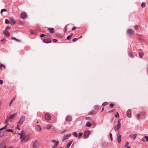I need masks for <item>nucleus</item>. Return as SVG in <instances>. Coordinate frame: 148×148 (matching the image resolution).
Masks as SVG:
<instances>
[{
    "label": "nucleus",
    "mask_w": 148,
    "mask_h": 148,
    "mask_svg": "<svg viewBox=\"0 0 148 148\" xmlns=\"http://www.w3.org/2000/svg\"><path fill=\"white\" fill-rule=\"evenodd\" d=\"M30 137V135L28 134L25 135H24L22 138L21 139V142H25L27 141Z\"/></svg>",
    "instance_id": "1"
},
{
    "label": "nucleus",
    "mask_w": 148,
    "mask_h": 148,
    "mask_svg": "<svg viewBox=\"0 0 148 148\" xmlns=\"http://www.w3.org/2000/svg\"><path fill=\"white\" fill-rule=\"evenodd\" d=\"M39 146V142L38 141H36L33 143V148H37Z\"/></svg>",
    "instance_id": "2"
},
{
    "label": "nucleus",
    "mask_w": 148,
    "mask_h": 148,
    "mask_svg": "<svg viewBox=\"0 0 148 148\" xmlns=\"http://www.w3.org/2000/svg\"><path fill=\"white\" fill-rule=\"evenodd\" d=\"M127 33L130 35H133L134 34V31L132 29H129L127 30Z\"/></svg>",
    "instance_id": "3"
},
{
    "label": "nucleus",
    "mask_w": 148,
    "mask_h": 148,
    "mask_svg": "<svg viewBox=\"0 0 148 148\" xmlns=\"http://www.w3.org/2000/svg\"><path fill=\"white\" fill-rule=\"evenodd\" d=\"M25 120V116L24 115H22L18 123L21 124L23 123Z\"/></svg>",
    "instance_id": "4"
},
{
    "label": "nucleus",
    "mask_w": 148,
    "mask_h": 148,
    "mask_svg": "<svg viewBox=\"0 0 148 148\" xmlns=\"http://www.w3.org/2000/svg\"><path fill=\"white\" fill-rule=\"evenodd\" d=\"M121 125V124L119 122L117 123V124L115 126L114 129L116 131L120 127Z\"/></svg>",
    "instance_id": "5"
},
{
    "label": "nucleus",
    "mask_w": 148,
    "mask_h": 148,
    "mask_svg": "<svg viewBox=\"0 0 148 148\" xmlns=\"http://www.w3.org/2000/svg\"><path fill=\"white\" fill-rule=\"evenodd\" d=\"M52 142L53 143H56V144L54 145L53 146L52 148H57V147L59 144V142L56 140H52Z\"/></svg>",
    "instance_id": "6"
},
{
    "label": "nucleus",
    "mask_w": 148,
    "mask_h": 148,
    "mask_svg": "<svg viewBox=\"0 0 148 148\" xmlns=\"http://www.w3.org/2000/svg\"><path fill=\"white\" fill-rule=\"evenodd\" d=\"M45 118L47 120H50L51 118L50 115L48 114H46L45 115Z\"/></svg>",
    "instance_id": "7"
},
{
    "label": "nucleus",
    "mask_w": 148,
    "mask_h": 148,
    "mask_svg": "<svg viewBox=\"0 0 148 148\" xmlns=\"http://www.w3.org/2000/svg\"><path fill=\"white\" fill-rule=\"evenodd\" d=\"M71 134H68L66 135H65L64 136V137L62 139V140L64 141L66 139H68L71 136Z\"/></svg>",
    "instance_id": "8"
},
{
    "label": "nucleus",
    "mask_w": 148,
    "mask_h": 148,
    "mask_svg": "<svg viewBox=\"0 0 148 148\" xmlns=\"http://www.w3.org/2000/svg\"><path fill=\"white\" fill-rule=\"evenodd\" d=\"M127 116L129 117L130 118L131 117V110H129L127 112Z\"/></svg>",
    "instance_id": "9"
},
{
    "label": "nucleus",
    "mask_w": 148,
    "mask_h": 148,
    "mask_svg": "<svg viewBox=\"0 0 148 148\" xmlns=\"http://www.w3.org/2000/svg\"><path fill=\"white\" fill-rule=\"evenodd\" d=\"M89 131H86L84 133V136L85 138H88L89 134Z\"/></svg>",
    "instance_id": "10"
},
{
    "label": "nucleus",
    "mask_w": 148,
    "mask_h": 148,
    "mask_svg": "<svg viewBox=\"0 0 148 148\" xmlns=\"http://www.w3.org/2000/svg\"><path fill=\"white\" fill-rule=\"evenodd\" d=\"M10 20L11 21V23L10 24L12 25H14L15 24V23H16V22L13 19L12 17H11L10 18Z\"/></svg>",
    "instance_id": "11"
},
{
    "label": "nucleus",
    "mask_w": 148,
    "mask_h": 148,
    "mask_svg": "<svg viewBox=\"0 0 148 148\" xmlns=\"http://www.w3.org/2000/svg\"><path fill=\"white\" fill-rule=\"evenodd\" d=\"M121 136L120 134H118L117 135V140L119 143H120L121 141Z\"/></svg>",
    "instance_id": "12"
},
{
    "label": "nucleus",
    "mask_w": 148,
    "mask_h": 148,
    "mask_svg": "<svg viewBox=\"0 0 148 148\" xmlns=\"http://www.w3.org/2000/svg\"><path fill=\"white\" fill-rule=\"evenodd\" d=\"M21 18L23 19L25 18L27 16L25 12H22L21 14Z\"/></svg>",
    "instance_id": "13"
},
{
    "label": "nucleus",
    "mask_w": 148,
    "mask_h": 148,
    "mask_svg": "<svg viewBox=\"0 0 148 148\" xmlns=\"http://www.w3.org/2000/svg\"><path fill=\"white\" fill-rule=\"evenodd\" d=\"M72 117L70 116H66V119L67 121H71L72 120Z\"/></svg>",
    "instance_id": "14"
},
{
    "label": "nucleus",
    "mask_w": 148,
    "mask_h": 148,
    "mask_svg": "<svg viewBox=\"0 0 148 148\" xmlns=\"http://www.w3.org/2000/svg\"><path fill=\"white\" fill-rule=\"evenodd\" d=\"M3 33L6 36H10V33L8 32L6 30H4L3 31Z\"/></svg>",
    "instance_id": "15"
},
{
    "label": "nucleus",
    "mask_w": 148,
    "mask_h": 148,
    "mask_svg": "<svg viewBox=\"0 0 148 148\" xmlns=\"http://www.w3.org/2000/svg\"><path fill=\"white\" fill-rule=\"evenodd\" d=\"M51 42V40L50 39H44L43 42L45 43H50Z\"/></svg>",
    "instance_id": "16"
},
{
    "label": "nucleus",
    "mask_w": 148,
    "mask_h": 148,
    "mask_svg": "<svg viewBox=\"0 0 148 148\" xmlns=\"http://www.w3.org/2000/svg\"><path fill=\"white\" fill-rule=\"evenodd\" d=\"M48 29L51 33H53L54 32V29L52 28H48Z\"/></svg>",
    "instance_id": "17"
},
{
    "label": "nucleus",
    "mask_w": 148,
    "mask_h": 148,
    "mask_svg": "<svg viewBox=\"0 0 148 148\" xmlns=\"http://www.w3.org/2000/svg\"><path fill=\"white\" fill-rule=\"evenodd\" d=\"M36 129L37 130L40 131L41 130V127L40 125H37L36 127Z\"/></svg>",
    "instance_id": "18"
},
{
    "label": "nucleus",
    "mask_w": 148,
    "mask_h": 148,
    "mask_svg": "<svg viewBox=\"0 0 148 148\" xmlns=\"http://www.w3.org/2000/svg\"><path fill=\"white\" fill-rule=\"evenodd\" d=\"M0 148H6L5 144L3 143H1L0 144Z\"/></svg>",
    "instance_id": "19"
},
{
    "label": "nucleus",
    "mask_w": 148,
    "mask_h": 148,
    "mask_svg": "<svg viewBox=\"0 0 148 148\" xmlns=\"http://www.w3.org/2000/svg\"><path fill=\"white\" fill-rule=\"evenodd\" d=\"M136 134H133L130 135L129 136L130 137H132L133 139H135L136 138Z\"/></svg>",
    "instance_id": "20"
},
{
    "label": "nucleus",
    "mask_w": 148,
    "mask_h": 148,
    "mask_svg": "<svg viewBox=\"0 0 148 148\" xmlns=\"http://www.w3.org/2000/svg\"><path fill=\"white\" fill-rule=\"evenodd\" d=\"M6 132H11L12 133L14 134H15V133H14V130L12 129H6Z\"/></svg>",
    "instance_id": "21"
},
{
    "label": "nucleus",
    "mask_w": 148,
    "mask_h": 148,
    "mask_svg": "<svg viewBox=\"0 0 148 148\" xmlns=\"http://www.w3.org/2000/svg\"><path fill=\"white\" fill-rule=\"evenodd\" d=\"M16 96H15V97L13 98L12 99V101L10 102L9 106H10L11 104L13 103V101L16 99Z\"/></svg>",
    "instance_id": "22"
},
{
    "label": "nucleus",
    "mask_w": 148,
    "mask_h": 148,
    "mask_svg": "<svg viewBox=\"0 0 148 148\" xmlns=\"http://www.w3.org/2000/svg\"><path fill=\"white\" fill-rule=\"evenodd\" d=\"M72 142V141H71L68 143L66 147V148H69L70 147L71 145V144Z\"/></svg>",
    "instance_id": "23"
},
{
    "label": "nucleus",
    "mask_w": 148,
    "mask_h": 148,
    "mask_svg": "<svg viewBox=\"0 0 148 148\" xmlns=\"http://www.w3.org/2000/svg\"><path fill=\"white\" fill-rule=\"evenodd\" d=\"M51 127H52L51 125H50V124L48 125L46 127L47 129H48V130H49L51 128Z\"/></svg>",
    "instance_id": "24"
},
{
    "label": "nucleus",
    "mask_w": 148,
    "mask_h": 148,
    "mask_svg": "<svg viewBox=\"0 0 148 148\" xmlns=\"http://www.w3.org/2000/svg\"><path fill=\"white\" fill-rule=\"evenodd\" d=\"M86 125L87 127H89L91 126V124L90 122H88L86 123Z\"/></svg>",
    "instance_id": "25"
},
{
    "label": "nucleus",
    "mask_w": 148,
    "mask_h": 148,
    "mask_svg": "<svg viewBox=\"0 0 148 148\" xmlns=\"http://www.w3.org/2000/svg\"><path fill=\"white\" fill-rule=\"evenodd\" d=\"M10 119V117H9L8 116L7 117V118L6 119V120L5 121V122L6 123H7L9 121Z\"/></svg>",
    "instance_id": "26"
},
{
    "label": "nucleus",
    "mask_w": 148,
    "mask_h": 148,
    "mask_svg": "<svg viewBox=\"0 0 148 148\" xmlns=\"http://www.w3.org/2000/svg\"><path fill=\"white\" fill-rule=\"evenodd\" d=\"M144 54V53L143 52H140L139 53V55L140 58H142L143 57Z\"/></svg>",
    "instance_id": "27"
},
{
    "label": "nucleus",
    "mask_w": 148,
    "mask_h": 148,
    "mask_svg": "<svg viewBox=\"0 0 148 148\" xmlns=\"http://www.w3.org/2000/svg\"><path fill=\"white\" fill-rule=\"evenodd\" d=\"M15 114H13L10 116V119H12L14 118L15 116Z\"/></svg>",
    "instance_id": "28"
},
{
    "label": "nucleus",
    "mask_w": 148,
    "mask_h": 148,
    "mask_svg": "<svg viewBox=\"0 0 148 148\" xmlns=\"http://www.w3.org/2000/svg\"><path fill=\"white\" fill-rule=\"evenodd\" d=\"M141 7L143 8H145V3L144 2H143L141 4Z\"/></svg>",
    "instance_id": "29"
},
{
    "label": "nucleus",
    "mask_w": 148,
    "mask_h": 148,
    "mask_svg": "<svg viewBox=\"0 0 148 148\" xmlns=\"http://www.w3.org/2000/svg\"><path fill=\"white\" fill-rule=\"evenodd\" d=\"M5 22L6 24H9L10 23V21L7 19H6L5 20Z\"/></svg>",
    "instance_id": "30"
},
{
    "label": "nucleus",
    "mask_w": 148,
    "mask_h": 148,
    "mask_svg": "<svg viewBox=\"0 0 148 148\" xmlns=\"http://www.w3.org/2000/svg\"><path fill=\"white\" fill-rule=\"evenodd\" d=\"M73 135L76 137H77L78 136V135L76 132H74L73 134Z\"/></svg>",
    "instance_id": "31"
},
{
    "label": "nucleus",
    "mask_w": 148,
    "mask_h": 148,
    "mask_svg": "<svg viewBox=\"0 0 148 148\" xmlns=\"http://www.w3.org/2000/svg\"><path fill=\"white\" fill-rule=\"evenodd\" d=\"M86 119L87 120H91L92 119L90 117H86Z\"/></svg>",
    "instance_id": "32"
},
{
    "label": "nucleus",
    "mask_w": 148,
    "mask_h": 148,
    "mask_svg": "<svg viewBox=\"0 0 148 148\" xmlns=\"http://www.w3.org/2000/svg\"><path fill=\"white\" fill-rule=\"evenodd\" d=\"M6 11H7V10H6L5 9H2L1 10V13H2L3 12H6Z\"/></svg>",
    "instance_id": "33"
},
{
    "label": "nucleus",
    "mask_w": 148,
    "mask_h": 148,
    "mask_svg": "<svg viewBox=\"0 0 148 148\" xmlns=\"http://www.w3.org/2000/svg\"><path fill=\"white\" fill-rule=\"evenodd\" d=\"M110 136L111 140V141H112L113 140V138H112V134L111 133H110Z\"/></svg>",
    "instance_id": "34"
},
{
    "label": "nucleus",
    "mask_w": 148,
    "mask_h": 148,
    "mask_svg": "<svg viewBox=\"0 0 148 148\" xmlns=\"http://www.w3.org/2000/svg\"><path fill=\"white\" fill-rule=\"evenodd\" d=\"M144 138L146 139V141L148 142V136H144Z\"/></svg>",
    "instance_id": "35"
},
{
    "label": "nucleus",
    "mask_w": 148,
    "mask_h": 148,
    "mask_svg": "<svg viewBox=\"0 0 148 148\" xmlns=\"http://www.w3.org/2000/svg\"><path fill=\"white\" fill-rule=\"evenodd\" d=\"M1 62H0V69H1L2 68V67L3 66L5 67V66L3 64H1Z\"/></svg>",
    "instance_id": "36"
},
{
    "label": "nucleus",
    "mask_w": 148,
    "mask_h": 148,
    "mask_svg": "<svg viewBox=\"0 0 148 148\" xmlns=\"http://www.w3.org/2000/svg\"><path fill=\"white\" fill-rule=\"evenodd\" d=\"M21 133L22 134V136L24 135H25V133L24 132V131L23 130L21 132Z\"/></svg>",
    "instance_id": "37"
},
{
    "label": "nucleus",
    "mask_w": 148,
    "mask_h": 148,
    "mask_svg": "<svg viewBox=\"0 0 148 148\" xmlns=\"http://www.w3.org/2000/svg\"><path fill=\"white\" fill-rule=\"evenodd\" d=\"M7 127V125H6L4 126L3 127H2V130H4Z\"/></svg>",
    "instance_id": "38"
},
{
    "label": "nucleus",
    "mask_w": 148,
    "mask_h": 148,
    "mask_svg": "<svg viewBox=\"0 0 148 148\" xmlns=\"http://www.w3.org/2000/svg\"><path fill=\"white\" fill-rule=\"evenodd\" d=\"M17 134L18 135H20L21 136L20 139H21L23 137L21 133H18Z\"/></svg>",
    "instance_id": "39"
},
{
    "label": "nucleus",
    "mask_w": 148,
    "mask_h": 148,
    "mask_svg": "<svg viewBox=\"0 0 148 148\" xmlns=\"http://www.w3.org/2000/svg\"><path fill=\"white\" fill-rule=\"evenodd\" d=\"M128 55L129 56H130L131 57H132L133 55L130 52L129 53H128Z\"/></svg>",
    "instance_id": "40"
},
{
    "label": "nucleus",
    "mask_w": 148,
    "mask_h": 148,
    "mask_svg": "<svg viewBox=\"0 0 148 148\" xmlns=\"http://www.w3.org/2000/svg\"><path fill=\"white\" fill-rule=\"evenodd\" d=\"M138 25H136L134 26V28L135 29H138Z\"/></svg>",
    "instance_id": "41"
},
{
    "label": "nucleus",
    "mask_w": 148,
    "mask_h": 148,
    "mask_svg": "<svg viewBox=\"0 0 148 148\" xmlns=\"http://www.w3.org/2000/svg\"><path fill=\"white\" fill-rule=\"evenodd\" d=\"M107 103V102H104L102 104V106H105L106 104Z\"/></svg>",
    "instance_id": "42"
},
{
    "label": "nucleus",
    "mask_w": 148,
    "mask_h": 148,
    "mask_svg": "<svg viewBox=\"0 0 148 148\" xmlns=\"http://www.w3.org/2000/svg\"><path fill=\"white\" fill-rule=\"evenodd\" d=\"M99 107L97 106H94V108L95 109H97L99 108Z\"/></svg>",
    "instance_id": "43"
},
{
    "label": "nucleus",
    "mask_w": 148,
    "mask_h": 148,
    "mask_svg": "<svg viewBox=\"0 0 148 148\" xmlns=\"http://www.w3.org/2000/svg\"><path fill=\"white\" fill-rule=\"evenodd\" d=\"M115 117L119 116V114L118 112H116V114L115 115Z\"/></svg>",
    "instance_id": "44"
},
{
    "label": "nucleus",
    "mask_w": 148,
    "mask_h": 148,
    "mask_svg": "<svg viewBox=\"0 0 148 148\" xmlns=\"http://www.w3.org/2000/svg\"><path fill=\"white\" fill-rule=\"evenodd\" d=\"M78 39V38H74L73 39V40H72V41L73 42H75V41L76 40H77Z\"/></svg>",
    "instance_id": "45"
},
{
    "label": "nucleus",
    "mask_w": 148,
    "mask_h": 148,
    "mask_svg": "<svg viewBox=\"0 0 148 148\" xmlns=\"http://www.w3.org/2000/svg\"><path fill=\"white\" fill-rule=\"evenodd\" d=\"M129 145V143L128 142H127L125 145V147H127Z\"/></svg>",
    "instance_id": "46"
},
{
    "label": "nucleus",
    "mask_w": 148,
    "mask_h": 148,
    "mask_svg": "<svg viewBox=\"0 0 148 148\" xmlns=\"http://www.w3.org/2000/svg\"><path fill=\"white\" fill-rule=\"evenodd\" d=\"M110 106L111 108H112L114 104L113 103H110Z\"/></svg>",
    "instance_id": "47"
},
{
    "label": "nucleus",
    "mask_w": 148,
    "mask_h": 148,
    "mask_svg": "<svg viewBox=\"0 0 148 148\" xmlns=\"http://www.w3.org/2000/svg\"><path fill=\"white\" fill-rule=\"evenodd\" d=\"M71 37V36H68L67 37V39L68 40H69L70 38Z\"/></svg>",
    "instance_id": "48"
},
{
    "label": "nucleus",
    "mask_w": 148,
    "mask_h": 148,
    "mask_svg": "<svg viewBox=\"0 0 148 148\" xmlns=\"http://www.w3.org/2000/svg\"><path fill=\"white\" fill-rule=\"evenodd\" d=\"M3 81L2 80L0 79V84H3Z\"/></svg>",
    "instance_id": "49"
},
{
    "label": "nucleus",
    "mask_w": 148,
    "mask_h": 148,
    "mask_svg": "<svg viewBox=\"0 0 148 148\" xmlns=\"http://www.w3.org/2000/svg\"><path fill=\"white\" fill-rule=\"evenodd\" d=\"M12 40H16L18 41V40L16 39L15 38L12 37Z\"/></svg>",
    "instance_id": "50"
},
{
    "label": "nucleus",
    "mask_w": 148,
    "mask_h": 148,
    "mask_svg": "<svg viewBox=\"0 0 148 148\" xmlns=\"http://www.w3.org/2000/svg\"><path fill=\"white\" fill-rule=\"evenodd\" d=\"M53 40V41L54 42H56L57 41V40L56 39H53L52 40Z\"/></svg>",
    "instance_id": "51"
},
{
    "label": "nucleus",
    "mask_w": 148,
    "mask_h": 148,
    "mask_svg": "<svg viewBox=\"0 0 148 148\" xmlns=\"http://www.w3.org/2000/svg\"><path fill=\"white\" fill-rule=\"evenodd\" d=\"M82 133H80L79 134V137H80L82 135Z\"/></svg>",
    "instance_id": "52"
},
{
    "label": "nucleus",
    "mask_w": 148,
    "mask_h": 148,
    "mask_svg": "<svg viewBox=\"0 0 148 148\" xmlns=\"http://www.w3.org/2000/svg\"><path fill=\"white\" fill-rule=\"evenodd\" d=\"M140 114H138L137 115V117L138 118V119H139L140 118Z\"/></svg>",
    "instance_id": "53"
},
{
    "label": "nucleus",
    "mask_w": 148,
    "mask_h": 148,
    "mask_svg": "<svg viewBox=\"0 0 148 148\" xmlns=\"http://www.w3.org/2000/svg\"><path fill=\"white\" fill-rule=\"evenodd\" d=\"M17 129H18V130H20V128L19 127V126L18 125L17 126Z\"/></svg>",
    "instance_id": "54"
},
{
    "label": "nucleus",
    "mask_w": 148,
    "mask_h": 148,
    "mask_svg": "<svg viewBox=\"0 0 148 148\" xmlns=\"http://www.w3.org/2000/svg\"><path fill=\"white\" fill-rule=\"evenodd\" d=\"M5 134V133H3L2 134V135H0V137L3 136Z\"/></svg>",
    "instance_id": "55"
},
{
    "label": "nucleus",
    "mask_w": 148,
    "mask_h": 148,
    "mask_svg": "<svg viewBox=\"0 0 148 148\" xmlns=\"http://www.w3.org/2000/svg\"><path fill=\"white\" fill-rule=\"evenodd\" d=\"M76 27H73V28H72V30H74L75 29H76Z\"/></svg>",
    "instance_id": "56"
},
{
    "label": "nucleus",
    "mask_w": 148,
    "mask_h": 148,
    "mask_svg": "<svg viewBox=\"0 0 148 148\" xmlns=\"http://www.w3.org/2000/svg\"><path fill=\"white\" fill-rule=\"evenodd\" d=\"M45 35L44 34H41L40 36L41 37H42L44 36Z\"/></svg>",
    "instance_id": "57"
},
{
    "label": "nucleus",
    "mask_w": 148,
    "mask_h": 148,
    "mask_svg": "<svg viewBox=\"0 0 148 148\" xmlns=\"http://www.w3.org/2000/svg\"><path fill=\"white\" fill-rule=\"evenodd\" d=\"M10 28V27L8 26L6 27L5 29H6V30H8V29H9Z\"/></svg>",
    "instance_id": "58"
},
{
    "label": "nucleus",
    "mask_w": 148,
    "mask_h": 148,
    "mask_svg": "<svg viewBox=\"0 0 148 148\" xmlns=\"http://www.w3.org/2000/svg\"><path fill=\"white\" fill-rule=\"evenodd\" d=\"M121 120V119H119V120H118L117 123H119H119H120V121Z\"/></svg>",
    "instance_id": "59"
},
{
    "label": "nucleus",
    "mask_w": 148,
    "mask_h": 148,
    "mask_svg": "<svg viewBox=\"0 0 148 148\" xmlns=\"http://www.w3.org/2000/svg\"><path fill=\"white\" fill-rule=\"evenodd\" d=\"M30 33H31V34H34V33H33V32H30Z\"/></svg>",
    "instance_id": "60"
},
{
    "label": "nucleus",
    "mask_w": 148,
    "mask_h": 148,
    "mask_svg": "<svg viewBox=\"0 0 148 148\" xmlns=\"http://www.w3.org/2000/svg\"><path fill=\"white\" fill-rule=\"evenodd\" d=\"M103 110H104V108H103L102 109L101 112H102Z\"/></svg>",
    "instance_id": "61"
},
{
    "label": "nucleus",
    "mask_w": 148,
    "mask_h": 148,
    "mask_svg": "<svg viewBox=\"0 0 148 148\" xmlns=\"http://www.w3.org/2000/svg\"><path fill=\"white\" fill-rule=\"evenodd\" d=\"M142 140L143 141H144V142H145V140L144 139H143V138H142Z\"/></svg>",
    "instance_id": "62"
},
{
    "label": "nucleus",
    "mask_w": 148,
    "mask_h": 148,
    "mask_svg": "<svg viewBox=\"0 0 148 148\" xmlns=\"http://www.w3.org/2000/svg\"><path fill=\"white\" fill-rule=\"evenodd\" d=\"M3 133V132H0V135H2Z\"/></svg>",
    "instance_id": "63"
},
{
    "label": "nucleus",
    "mask_w": 148,
    "mask_h": 148,
    "mask_svg": "<svg viewBox=\"0 0 148 148\" xmlns=\"http://www.w3.org/2000/svg\"><path fill=\"white\" fill-rule=\"evenodd\" d=\"M8 148H13L12 147H9Z\"/></svg>",
    "instance_id": "64"
}]
</instances>
